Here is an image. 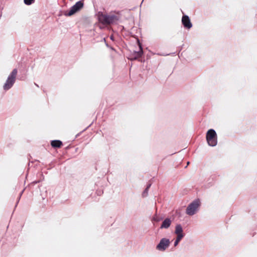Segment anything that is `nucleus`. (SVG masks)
<instances>
[{"label":"nucleus","instance_id":"9b49d317","mask_svg":"<svg viewBox=\"0 0 257 257\" xmlns=\"http://www.w3.org/2000/svg\"><path fill=\"white\" fill-rule=\"evenodd\" d=\"M51 145L54 148H60L62 145V143L59 140H54L51 142Z\"/></svg>","mask_w":257,"mask_h":257},{"label":"nucleus","instance_id":"423d86ee","mask_svg":"<svg viewBox=\"0 0 257 257\" xmlns=\"http://www.w3.org/2000/svg\"><path fill=\"white\" fill-rule=\"evenodd\" d=\"M83 7V3L82 1H80L77 2L74 6H73L71 8L70 11L68 13H65V15L66 16H71L76 12L80 10Z\"/></svg>","mask_w":257,"mask_h":257},{"label":"nucleus","instance_id":"f3484780","mask_svg":"<svg viewBox=\"0 0 257 257\" xmlns=\"http://www.w3.org/2000/svg\"><path fill=\"white\" fill-rule=\"evenodd\" d=\"M109 38H110V39L112 40V38H113V37H112V34H111L110 36H109Z\"/></svg>","mask_w":257,"mask_h":257},{"label":"nucleus","instance_id":"4468645a","mask_svg":"<svg viewBox=\"0 0 257 257\" xmlns=\"http://www.w3.org/2000/svg\"><path fill=\"white\" fill-rule=\"evenodd\" d=\"M182 239V238H181V236H177L176 240L174 242V246H177Z\"/></svg>","mask_w":257,"mask_h":257},{"label":"nucleus","instance_id":"20e7f679","mask_svg":"<svg viewBox=\"0 0 257 257\" xmlns=\"http://www.w3.org/2000/svg\"><path fill=\"white\" fill-rule=\"evenodd\" d=\"M98 20L100 23V28H103L110 24L112 21V17L102 13L98 14Z\"/></svg>","mask_w":257,"mask_h":257},{"label":"nucleus","instance_id":"9d476101","mask_svg":"<svg viewBox=\"0 0 257 257\" xmlns=\"http://www.w3.org/2000/svg\"><path fill=\"white\" fill-rule=\"evenodd\" d=\"M172 223V221L170 218H166L162 222L160 228H168L170 227L171 224Z\"/></svg>","mask_w":257,"mask_h":257},{"label":"nucleus","instance_id":"f03ea898","mask_svg":"<svg viewBox=\"0 0 257 257\" xmlns=\"http://www.w3.org/2000/svg\"><path fill=\"white\" fill-rule=\"evenodd\" d=\"M17 72V70L16 69H14L9 75L8 79L4 85V89L5 90H9L13 86L16 81Z\"/></svg>","mask_w":257,"mask_h":257},{"label":"nucleus","instance_id":"7ed1b4c3","mask_svg":"<svg viewBox=\"0 0 257 257\" xmlns=\"http://www.w3.org/2000/svg\"><path fill=\"white\" fill-rule=\"evenodd\" d=\"M206 140L210 146H215L217 143V134L213 129L209 130L206 134Z\"/></svg>","mask_w":257,"mask_h":257},{"label":"nucleus","instance_id":"f8f14e48","mask_svg":"<svg viewBox=\"0 0 257 257\" xmlns=\"http://www.w3.org/2000/svg\"><path fill=\"white\" fill-rule=\"evenodd\" d=\"M121 18V15L119 13H114L113 14V24L118 21Z\"/></svg>","mask_w":257,"mask_h":257},{"label":"nucleus","instance_id":"2eb2a0df","mask_svg":"<svg viewBox=\"0 0 257 257\" xmlns=\"http://www.w3.org/2000/svg\"><path fill=\"white\" fill-rule=\"evenodd\" d=\"M35 0H24V3L27 5H30L34 3Z\"/></svg>","mask_w":257,"mask_h":257},{"label":"nucleus","instance_id":"ddd939ff","mask_svg":"<svg viewBox=\"0 0 257 257\" xmlns=\"http://www.w3.org/2000/svg\"><path fill=\"white\" fill-rule=\"evenodd\" d=\"M151 184L148 185L147 188L145 189L144 192H143V195L144 196H146L147 195L148 190H149L150 187H151Z\"/></svg>","mask_w":257,"mask_h":257},{"label":"nucleus","instance_id":"f257e3e1","mask_svg":"<svg viewBox=\"0 0 257 257\" xmlns=\"http://www.w3.org/2000/svg\"><path fill=\"white\" fill-rule=\"evenodd\" d=\"M200 206V201L199 200H195L191 203L187 207L186 211L187 214L192 216L196 214L198 211Z\"/></svg>","mask_w":257,"mask_h":257},{"label":"nucleus","instance_id":"6e6552de","mask_svg":"<svg viewBox=\"0 0 257 257\" xmlns=\"http://www.w3.org/2000/svg\"><path fill=\"white\" fill-rule=\"evenodd\" d=\"M143 54V50L142 47L140 45V50L139 51H134L132 54V56H131L128 59L131 60H135L140 57H141Z\"/></svg>","mask_w":257,"mask_h":257},{"label":"nucleus","instance_id":"0eeeda50","mask_svg":"<svg viewBox=\"0 0 257 257\" xmlns=\"http://www.w3.org/2000/svg\"><path fill=\"white\" fill-rule=\"evenodd\" d=\"M182 22L184 27L187 29H190L192 26L190 19L187 16L185 15L183 16Z\"/></svg>","mask_w":257,"mask_h":257},{"label":"nucleus","instance_id":"dca6fc26","mask_svg":"<svg viewBox=\"0 0 257 257\" xmlns=\"http://www.w3.org/2000/svg\"><path fill=\"white\" fill-rule=\"evenodd\" d=\"M153 220L156 221H159V220L156 217H153Z\"/></svg>","mask_w":257,"mask_h":257},{"label":"nucleus","instance_id":"39448f33","mask_svg":"<svg viewBox=\"0 0 257 257\" xmlns=\"http://www.w3.org/2000/svg\"><path fill=\"white\" fill-rule=\"evenodd\" d=\"M170 241L166 238H162L158 244L156 246V249L159 251H163L169 247L170 244Z\"/></svg>","mask_w":257,"mask_h":257},{"label":"nucleus","instance_id":"1a4fd4ad","mask_svg":"<svg viewBox=\"0 0 257 257\" xmlns=\"http://www.w3.org/2000/svg\"><path fill=\"white\" fill-rule=\"evenodd\" d=\"M175 233L177 236H181L183 238L184 236V234L183 232V228L180 224H177L175 227Z\"/></svg>","mask_w":257,"mask_h":257}]
</instances>
